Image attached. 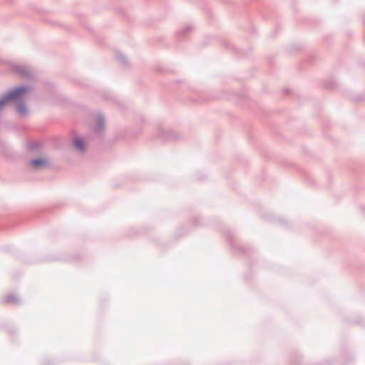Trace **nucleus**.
Wrapping results in <instances>:
<instances>
[{
	"label": "nucleus",
	"instance_id": "3",
	"mask_svg": "<svg viewBox=\"0 0 365 365\" xmlns=\"http://www.w3.org/2000/svg\"><path fill=\"white\" fill-rule=\"evenodd\" d=\"M73 144H74V146L75 148L78 150H84V148H85V145H84V143L82 141V140L81 138H76L73 141Z\"/></svg>",
	"mask_w": 365,
	"mask_h": 365
},
{
	"label": "nucleus",
	"instance_id": "2",
	"mask_svg": "<svg viewBox=\"0 0 365 365\" xmlns=\"http://www.w3.org/2000/svg\"><path fill=\"white\" fill-rule=\"evenodd\" d=\"M31 164L34 168H40V167H43V166L47 165L48 161L46 159L39 158V159H36V160H32L31 162Z\"/></svg>",
	"mask_w": 365,
	"mask_h": 365
},
{
	"label": "nucleus",
	"instance_id": "4",
	"mask_svg": "<svg viewBox=\"0 0 365 365\" xmlns=\"http://www.w3.org/2000/svg\"><path fill=\"white\" fill-rule=\"evenodd\" d=\"M17 110L21 115H24L26 113V107L24 105L21 104V103L18 104V106H17Z\"/></svg>",
	"mask_w": 365,
	"mask_h": 365
},
{
	"label": "nucleus",
	"instance_id": "1",
	"mask_svg": "<svg viewBox=\"0 0 365 365\" xmlns=\"http://www.w3.org/2000/svg\"><path fill=\"white\" fill-rule=\"evenodd\" d=\"M29 91L25 87L18 88L7 93L0 100V110L10 101L18 100Z\"/></svg>",
	"mask_w": 365,
	"mask_h": 365
}]
</instances>
